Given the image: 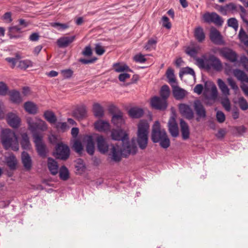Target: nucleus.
Wrapping results in <instances>:
<instances>
[{"label": "nucleus", "mask_w": 248, "mask_h": 248, "mask_svg": "<svg viewBox=\"0 0 248 248\" xmlns=\"http://www.w3.org/2000/svg\"><path fill=\"white\" fill-rule=\"evenodd\" d=\"M156 41L154 39H151L148 40L147 44L145 46V48L146 50H151L155 48Z\"/></svg>", "instance_id": "4d7b16f0"}, {"label": "nucleus", "mask_w": 248, "mask_h": 248, "mask_svg": "<svg viewBox=\"0 0 248 248\" xmlns=\"http://www.w3.org/2000/svg\"><path fill=\"white\" fill-rule=\"evenodd\" d=\"M21 159L24 168L27 170H30L32 165V161L30 155L27 152H23L22 153Z\"/></svg>", "instance_id": "a878e982"}, {"label": "nucleus", "mask_w": 248, "mask_h": 248, "mask_svg": "<svg viewBox=\"0 0 248 248\" xmlns=\"http://www.w3.org/2000/svg\"><path fill=\"white\" fill-rule=\"evenodd\" d=\"M221 103L226 111H230L231 103L228 96H225L224 97L222 98L221 100Z\"/></svg>", "instance_id": "8fccbe9b"}, {"label": "nucleus", "mask_w": 248, "mask_h": 248, "mask_svg": "<svg viewBox=\"0 0 248 248\" xmlns=\"http://www.w3.org/2000/svg\"><path fill=\"white\" fill-rule=\"evenodd\" d=\"M21 144L22 147L24 149H29L31 147V144L28 134L26 133L22 134L21 135Z\"/></svg>", "instance_id": "e433bc0d"}, {"label": "nucleus", "mask_w": 248, "mask_h": 248, "mask_svg": "<svg viewBox=\"0 0 248 248\" xmlns=\"http://www.w3.org/2000/svg\"><path fill=\"white\" fill-rule=\"evenodd\" d=\"M21 58L20 55L18 53H16L15 57L12 58H7L6 59V60L8 62H18V61L20 60ZM19 62H25L24 61H20Z\"/></svg>", "instance_id": "0e129e2a"}, {"label": "nucleus", "mask_w": 248, "mask_h": 248, "mask_svg": "<svg viewBox=\"0 0 248 248\" xmlns=\"http://www.w3.org/2000/svg\"><path fill=\"white\" fill-rule=\"evenodd\" d=\"M93 111L96 117H102L104 115V109L98 103H95L93 105Z\"/></svg>", "instance_id": "c9c22d12"}, {"label": "nucleus", "mask_w": 248, "mask_h": 248, "mask_svg": "<svg viewBox=\"0 0 248 248\" xmlns=\"http://www.w3.org/2000/svg\"><path fill=\"white\" fill-rule=\"evenodd\" d=\"M233 75L241 82L248 83V77L243 71L236 69Z\"/></svg>", "instance_id": "7c9ffc66"}, {"label": "nucleus", "mask_w": 248, "mask_h": 248, "mask_svg": "<svg viewBox=\"0 0 248 248\" xmlns=\"http://www.w3.org/2000/svg\"><path fill=\"white\" fill-rule=\"evenodd\" d=\"M137 152V147L133 143L127 142L125 144H121L119 142L115 145H111L108 155L113 161L119 162L122 156L127 157L130 154H135Z\"/></svg>", "instance_id": "f257e3e1"}, {"label": "nucleus", "mask_w": 248, "mask_h": 248, "mask_svg": "<svg viewBox=\"0 0 248 248\" xmlns=\"http://www.w3.org/2000/svg\"><path fill=\"white\" fill-rule=\"evenodd\" d=\"M43 137L34 138L33 141L38 155L42 157H45L46 155L47 150L46 146L43 141Z\"/></svg>", "instance_id": "f8f14e48"}, {"label": "nucleus", "mask_w": 248, "mask_h": 248, "mask_svg": "<svg viewBox=\"0 0 248 248\" xmlns=\"http://www.w3.org/2000/svg\"><path fill=\"white\" fill-rule=\"evenodd\" d=\"M169 132L173 137H177L179 135L177 124L174 117H171L168 123Z\"/></svg>", "instance_id": "6ab92c4d"}, {"label": "nucleus", "mask_w": 248, "mask_h": 248, "mask_svg": "<svg viewBox=\"0 0 248 248\" xmlns=\"http://www.w3.org/2000/svg\"><path fill=\"white\" fill-rule=\"evenodd\" d=\"M48 168L51 174L55 175L58 172V165L53 159L49 157L47 160Z\"/></svg>", "instance_id": "bb28decb"}, {"label": "nucleus", "mask_w": 248, "mask_h": 248, "mask_svg": "<svg viewBox=\"0 0 248 248\" xmlns=\"http://www.w3.org/2000/svg\"><path fill=\"white\" fill-rule=\"evenodd\" d=\"M134 60L136 62H145L147 61L145 55L141 54H139L135 55L133 58Z\"/></svg>", "instance_id": "052dcab7"}, {"label": "nucleus", "mask_w": 248, "mask_h": 248, "mask_svg": "<svg viewBox=\"0 0 248 248\" xmlns=\"http://www.w3.org/2000/svg\"><path fill=\"white\" fill-rule=\"evenodd\" d=\"M7 120L8 124L14 128L17 127L20 122L19 117L12 113L8 114Z\"/></svg>", "instance_id": "5701e85b"}, {"label": "nucleus", "mask_w": 248, "mask_h": 248, "mask_svg": "<svg viewBox=\"0 0 248 248\" xmlns=\"http://www.w3.org/2000/svg\"><path fill=\"white\" fill-rule=\"evenodd\" d=\"M194 36L199 42H202L205 39V34L201 27H198L195 29Z\"/></svg>", "instance_id": "473e14b6"}, {"label": "nucleus", "mask_w": 248, "mask_h": 248, "mask_svg": "<svg viewBox=\"0 0 248 248\" xmlns=\"http://www.w3.org/2000/svg\"><path fill=\"white\" fill-rule=\"evenodd\" d=\"M61 73L64 78H69L73 74V71L70 69L62 70Z\"/></svg>", "instance_id": "6e6d98bb"}, {"label": "nucleus", "mask_w": 248, "mask_h": 248, "mask_svg": "<svg viewBox=\"0 0 248 248\" xmlns=\"http://www.w3.org/2000/svg\"><path fill=\"white\" fill-rule=\"evenodd\" d=\"M10 66L12 68L17 67L20 69L25 70L27 68L32 66V63H11Z\"/></svg>", "instance_id": "de8ad7c7"}, {"label": "nucleus", "mask_w": 248, "mask_h": 248, "mask_svg": "<svg viewBox=\"0 0 248 248\" xmlns=\"http://www.w3.org/2000/svg\"><path fill=\"white\" fill-rule=\"evenodd\" d=\"M112 122L117 126H121L124 123L123 113L119 111L114 114L112 118Z\"/></svg>", "instance_id": "cd10ccee"}, {"label": "nucleus", "mask_w": 248, "mask_h": 248, "mask_svg": "<svg viewBox=\"0 0 248 248\" xmlns=\"http://www.w3.org/2000/svg\"><path fill=\"white\" fill-rule=\"evenodd\" d=\"M196 62H220V60L215 56L209 53H206L202 55L200 58L196 59Z\"/></svg>", "instance_id": "412c9836"}, {"label": "nucleus", "mask_w": 248, "mask_h": 248, "mask_svg": "<svg viewBox=\"0 0 248 248\" xmlns=\"http://www.w3.org/2000/svg\"><path fill=\"white\" fill-rule=\"evenodd\" d=\"M227 81L231 88L234 90L235 92H236L238 90V87L233 79L232 78H229L227 79Z\"/></svg>", "instance_id": "13d9d810"}, {"label": "nucleus", "mask_w": 248, "mask_h": 248, "mask_svg": "<svg viewBox=\"0 0 248 248\" xmlns=\"http://www.w3.org/2000/svg\"><path fill=\"white\" fill-rule=\"evenodd\" d=\"M200 48V46L198 45L191 43L189 46L186 47L185 52L191 57L195 58Z\"/></svg>", "instance_id": "f3484780"}, {"label": "nucleus", "mask_w": 248, "mask_h": 248, "mask_svg": "<svg viewBox=\"0 0 248 248\" xmlns=\"http://www.w3.org/2000/svg\"><path fill=\"white\" fill-rule=\"evenodd\" d=\"M73 116L78 119H81L86 115V110L83 107H80L76 108L73 113Z\"/></svg>", "instance_id": "2f4dec72"}, {"label": "nucleus", "mask_w": 248, "mask_h": 248, "mask_svg": "<svg viewBox=\"0 0 248 248\" xmlns=\"http://www.w3.org/2000/svg\"><path fill=\"white\" fill-rule=\"evenodd\" d=\"M216 116L217 119L219 123H222L224 122L225 119V116L222 111H218L217 112Z\"/></svg>", "instance_id": "69168bd1"}, {"label": "nucleus", "mask_w": 248, "mask_h": 248, "mask_svg": "<svg viewBox=\"0 0 248 248\" xmlns=\"http://www.w3.org/2000/svg\"><path fill=\"white\" fill-rule=\"evenodd\" d=\"M115 71L118 73L130 71V69L125 64H121V63H115L113 66Z\"/></svg>", "instance_id": "f704fd0d"}, {"label": "nucleus", "mask_w": 248, "mask_h": 248, "mask_svg": "<svg viewBox=\"0 0 248 248\" xmlns=\"http://www.w3.org/2000/svg\"><path fill=\"white\" fill-rule=\"evenodd\" d=\"M239 38L241 42L248 47V35L246 34L244 30L241 28L239 32Z\"/></svg>", "instance_id": "c03bdc74"}, {"label": "nucleus", "mask_w": 248, "mask_h": 248, "mask_svg": "<svg viewBox=\"0 0 248 248\" xmlns=\"http://www.w3.org/2000/svg\"><path fill=\"white\" fill-rule=\"evenodd\" d=\"M52 27L57 29L59 31H63L68 28V25L66 24H62L58 22H53L51 23Z\"/></svg>", "instance_id": "5fc2aeb1"}, {"label": "nucleus", "mask_w": 248, "mask_h": 248, "mask_svg": "<svg viewBox=\"0 0 248 248\" xmlns=\"http://www.w3.org/2000/svg\"><path fill=\"white\" fill-rule=\"evenodd\" d=\"M228 26L232 28L235 31H236L238 28V21L235 18H229L227 21Z\"/></svg>", "instance_id": "603ef678"}, {"label": "nucleus", "mask_w": 248, "mask_h": 248, "mask_svg": "<svg viewBox=\"0 0 248 248\" xmlns=\"http://www.w3.org/2000/svg\"><path fill=\"white\" fill-rule=\"evenodd\" d=\"M238 103L242 110H246L248 109V103L243 97L238 98Z\"/></svg>", "instance_id": "09e8293b"}, {"label": "nucleus", "mask_w": 248, "mask_h": 248, "mask_svg": "<svg viewBox=\"0 0 248 248\" xmlns=\"http://www.w3.org/2000/svg\"><path fill=\"white\" fill-rule=\"evenodd\" d=\"M6 161L7 166L12 170L16 168V157L13 155H10L6 158Z\"/></svg>", "instance_id": "37998d69"}, {"label": "nucleus", "mask_w": 248, "mask_h": 248, "mask_svg": "<svg viewBox=\"0 0 248 248\" xmlns=\"http://www.w3.org/2000/svg\"><path fill=\"white\" fill-rule=\"evenodd\" d=\"M111 138L115 140H121L119 144H125L130 142L128 140V134L122 129H112L111 131Z\"/></svg>", "instance_id": "1a4fd4ad"}, {"label": "nucleus", "mask_w": 248, "mask_h": 248, "mask_svg": "<svg viewBox=\"0 0 248 248\" xmlns=\"http://www.w3.org/2000/svg\"><path fill=\"white\" fill-rule=\"evenodd\" d=\"M8 88L6 84L3 82H0V95H5L7 94Z\"/></svg>", "instance_id": "e2e57ef3"}, {"label": "nucleus", "mask_w": 248, "mask_h": 248, "mask_svg": "<svg viewBox=\"0 0 248 248\" xmlns=\"http://www.w3.org/2000/svg\"><path fill=\"white\" fill-rule=\"evenodd\" d=\"M183 74L190 75L193 77L194 78H195V74L194 71L193 69L188 67H185L182 70L181 72L179 74V76L181 78H182Z\"/></svg>", "instance_id": "3c124183"}, {"label": "nucleus", "mask_w": 248, "mask_h": 248, "mask_svg": "<svg viewBox=\"0 0 248 248\" xmlns=\"http://www.w3.org/2000/svg\"><path fill=\"white\" fill-rule=\"evenodd\" d=\"M209 37L211 41L215 44L218 45H225V41L219 31L215 28L210 30Z\"/></svg>", "instance_id": "9d476101"}, {"label": "nucleus", "mask_w": 248, "mask_h": 248, "mask_svg": "<svg viewBox=\"0 0 248 248\" xmlns=\"http://www.w3.org/2000/svg\"><path fill=\"white\" fill-rule=\"evenodd\" d=\"M59 176L61 179L63 181L68 180L69 178V172L67 168L64 166L60 169Z\"/></svg>", "instance_id": "58836bf2"}, {"label": "nucleus", "mask_w": 248, "mask_h": 248, "mask_svg": "<svg viewBox=\"0 0 248 248\" xmlns=\"http://www.w3.org/2000/svg\"><path fill=\"white\" fill-rule=\"evenodd\" d=\"M180 113L188 120H191L194 117V112L191 108L188 105L181 104L179 106Z\"/></svg>", "instance_id": "4468645a"}, {"label": "nucleus", "mask_w": 248, "mask_h": 248, "mask_svg": "<svg viewBox=\"0 0 248 248\" xmlns=\"http://www.w3.org/2000/svg\"><path fill=\"white\" fill-rule=\"evenodd\" d=\"M96 141L98 150L100 153L105 154L108 151V145L103 136L98 135L96 138Z\"/></svg>", "instance_id": "2eb2a0df"}, {"label": "nucleus", "mask_w": 248, "mask_h": 248, "mask_svg": "<svg viewBox=\"0 0 248 248\" xmlns=\"http://www.w3.org/2000/svg\"><path fill=\"white\" fill-rule=\"evenodd\" d=\"M10 99L14 103H18L21 102L22 99L19 92L13 90L10 92Z\"/></svg>", "instance_id": "79ce46f5"}, {"label": "nucleus", "mask_w": 248, "mask_h": 248, "mask_svg": "<svg viewBox=\"0 0 248 248\" xmlns=\"http://www.w3.org/2000/svg\"><path fill=\"white\" fill-rule=\"evenodd\" d=\"M94 50L96 54L98 55H103L105 51L104 48L99 44L95 45Z\"/></svg>", "instance_id": "680f3d73"}, {"label": "nucleus", "mask_w": 248, "mask_h": 248, "mask_svg": "<svg viewBox=\"0 0 248 248\" xmlns=\"http://www.w3.org/2000/svg\"><path fill=\"white\" fill-rule=\"evenodd\" d=\"M170 91L169 87L168 85H163L160 90V95L162 97V99L166 100L167 98L170 95Z\"/></svg>", "instance_id": "49530a36"}, {"label": "nucleus", "mask_w": 248, "mask_h": 248, "mask_svg": "<svg viewBox=\"0 0 248 248\" xmlns=\"http://www.w3.org/2000/svg\"><path fill=\"white\" fill-rule=\"evenodd\" d=\"M202 19L206 23H213L217 26H222L224 22L223 19L215 12L205 13L202 15Z\"/></svg>", "instance_id": "6e6552de"}, {"label": "nucleus", "mask_w": 248, "mask_h": 248, "mask_svg": "<svg viewBox=\"0 0 248 248\" xmlns=\"http://www.w3.org/2000/svg\"><path fill=\"white\" fill-rule=\"evenodd\" d=\"M27 123L33 139L43 137L44 135L42 133L47 129L46 123L38 117H28Z\"/></svg>", "instance_id": "f03ea898"}, {"label": "nucleus", "mask_w": 248, "mask_h": 248, "mask_svg": "<svg viewBox=\"0 0 248 248\" xmlns=\"http://www.w3.org/2000/svg\"><path fill=\"white\" fill-rule=\"evenodd\" d=\"M194 108L197 115L196 118L197 122H200L201 119H204L206 117L205 109L200 101L197 100L194 102Z\"/></svg>", "instance_id": "9b49d317"}, {"label": "nucleus", "mask_w": 248, "mask_h": 248, "mask_svg": "<svg viewBox=\"0 0 248 248\" xmlns=\"http://www.w3.org/2000/svg\"><path fill=\"white\" fill-rule=\"evenodd\" d=\"M92 54V50L90 46H86L82 51V54L86 57L90 56Z\"/></svg>", "instance_id": "338daca9"}, {"label": "nucleus", "mask_w": 248, "mask_h": 248, "mask_svg": "<svg viewBox=\"0 0 248 248\" xmlns=\"http://www.w3.org/2000/svg\"><path fill=\"white\" fill-rule=\"evenodd\" d=\"M25 110L30 114H35L37 113L38 108L37 106L31 102H27L24 104Z\"/></svg>", "instance_id": "c85d7f7f"}, {"label": "nucleus", "mask_w": 248, "mask_h": 248, "mask_svg": "<svg viewBox=\"0 0 248 248\" xmlns=\"http://www.w3.org/2000/svg\"><path fill=\"white\" fill-rule=\"evenodd\" d=\"M151 105L152 108L158 110H164L167 108L166 100L162 99L158 96H155L151 100Z\"/></svg>", "instance_id": "ddd939ff"}, {"label": "nucleus", "mask_w": 248, "mask_h": 248, "mask_svg": "<svg viewBox=\"0 0 248 248\" xmlns=\"http://www.w3.org/2000/svg\"><path fill=\"white\" fill-rule=\"evenodd\" d=\"M75 39V36H65L61 37L57 40V44L59 47H66L73 42Z\"/></svg>", "instance_id": "dca6fc26"}, {"label": "nucleus", "mask_w": 248, "mask_h": 248, "mask_svg": "<svg viewBox=\"0 0 248 248\" xmlns=\"http://www.w3.org/2000/svg\"><path fill=\"white\" fill-rule=\"evenodd\" d=\"M180 125L183 139L185 140L188 139L189 137L190 132L187 124L183 119H181Z\"/></svg>", "instance_id": "b1692460"}, {"label": "nucleus", "mask_w": 248, "mask_h": 248, "mask_svg": "<svg viewBox=\"0 0 248 248\" xmlns=\"http://www.w3.org/2000/svg\"><path fill=\"white\" fill-rule=\"evenodd\" d=\"M173 96L177 100H180L184 98L186 95L187 92L186 90L180 88L177 83L171 86Z\"/></svg>", "instance_id": "a211bd4d"}, {"label": "nucleus", "mask_w": 248, "mask_h": 248, "mask_svg": "<svg viewBox=\"0 0 248 248\" xmlns=\"http://www.w3.org/2000/svg\"><path fill=\"white\" fill-rule=\"evenodd\" d=\"M217 84L222 94L225 96L230 95V90L225 83L221 79H218Z\"/></svg>", "instance_id": "72a5a7b5"}, {"label": "nucleus", "mask_w": 248, "mask_h": 248, "mask_svg": "<svg viewBox=\"0 0 248 248\" xmlns=\"http://www.w3.org/2000/svg\"><path fill=\"white\" fill-rule=\"evenodd\" d=\"M73 148L77 153H81L83 150L81 142L78 140H75L73 144Z\"/></svg>", "instance_id": "864d4df0"}, {"label": "nucleus", "mask_w": 248, "mask_h": 248, "mask_svg": "<svg viewBox=\"0 0 248 248\" xmlns=\"http://www.w3.org/2000/svg\"><path fill=\"white\" fill-rule=\"evenodd\" d=\"M152 140L155 143L159 142L160 145L163 148H167L170 145V140L164 129L160 128L158 121L154 123L152 131Z\"/></svg>", "instance_id": "20e7f679"}, {"label": "nucleus", "mask_w": 248, "mask_h": 248, "mask_svg": "<svg viewBox=\"0 0 248 248\" xmlns=\"http://www.w3.org/2000/svg\"><path fill=\"white\" fill-rule=\"evenodd\" d=\"M129 115L133 118H138L143 114V110L142 108L134 107L130 108L128 111Z\"/></svg>", "instance_id": "c756f323"}, {"label": "nucleus", "mask_w": 248, "mask_h": 248, "mask_svg": "<svg viewBox=\"0 0 248 248\" xmlns=\"http://www.w3.org/2000/svg\"><path fill=\"white\" fill-rule=\"evenodd\" d=\"M44 116L45 119L51 124H54L56 122V118L53 112L47 110L44 112Z\"/></svg>", "instance_id": "ea45409f"}, {"label": "nucleus", "mask_w": 248, "mask_h": 248, "mask_svg": "<svg viewBox=\"0 0 248 248\" xmlns=\"http://www.w3.org/2000/svg\"><path fill=\"white\" fill-rule=\"evenodd\" d=\"M203 86L201 84H199L196 85L194 88V92L200 95L202 93L203 91Z\"/></svg>", "instance_id": "774afa93"}, {"label": "nucleus", "mask_w": 248, "mask_h": 248, "mask_svg": "<svg viewBox=\"0 0 248 248\" xmlns=\"http://www.w3.org/2000/svg\"><path fill=\"white\" fill-rule=\"evenodd\" d=\"M217 88L214 84L211 85L210 93L206 97L207 99L215 101L217 96Z\"/></svg>", "instance_id": "a19ab883"}, {"label": "nucleus", "mask_w": 248, "mask_h": 248, "mask_svg": "<svg viewBox=\"0 0 248 248\" xmlns=\"http://www.w3.org/2000/svg\"><path fill=\"white\" fill-rule=\"evenodd\" d=\"M86 143V151L90 155H93L94 152V144L93 137L91 136H86L85 137Z\"/></svg>", "instance_id": "393cba45"}, {"label": "nucleus", "mask_w": 248, "mask_h": 248, "mask_svg": "<svg viewBox=\"0 0 248 248\" xmlns=\"http://www.w3.org/2000/svg\"><path fill=\"white\" fill-rule=\"evenodd\" d=\"M94 125L95 129L99 132H107L110 129L109 123L102 120L97 121Z\"/></svg>", "instance_id": "aec40b11"}, {"label": "nucleus", "mask_w": 248, "mask_h": 248, "mask_svg": "<svg viewBox=\"0 0 248 248\" xmlns=\"http://www.w3.org/2000/svg\"><path fill=\"white\" fill-rule=\"evenodd\" d=\"M70 153L69 147L61 142L57 144L54 155L57 158L65 160L69 157Z\"/></svg>", "instance_id": "0eeeda50"}, {"label": "nucleus", "mask_w": 248, "mask_h": 248, "mask_svg": "<svg viewBox=\"0 0 248 248\" xmlns=\"http://www.w3.org/2000/svg\"><path fill=\"white\" fill-rule=\"evenodd\" d=\"M1 141L6 150L11 149L14 151H17L19 149L17 137L16 133L10 129H5L2 130Z\"/></svg>", "instance_id": "7ed1b4c3"}, {"label": "nucleus", "mask_w": 248, "mask_h": 248, "mask_svg": "<svg viewBox=\"0 0 248 248\" xmlns=\"http://www.w3.org/2000/svg\"><path fill=\"white\" fill-rule=\"evenodd\" d=\"M166 76L168 78V82L171 86L177 83L176 81V78L174 76L173 70L171 68H169L167 70L166 72Z\"/></svg>", "instance_id": "4c0bfd02"}, {"label": "nucleus", "mask_w": 248, "mask_h": 248, "mask_svg": "<svg viewBox=\"0 0 248 248\" xmlns=\"http://www.w3.org/2000/svg\"><path fill=\"white\" fill-rule=\"evenodd\" d=\"M212 50L214 52L218 51L220 56L230 62H238L237 54L235 51L229 47L216 48Z\"/></svg>", "instance_id": "423d86ee"}, {"label": "nucleus", "mask_w": 248, "mask_h": 248, "mask_svg": "<svg viewBox=\"0 0 248 248\" xmlns=\"http://www.w3.org/2000/svg\"><path fill=\"white\" fill-rule=\"evenodd\" d=\"M149 124L147 120H141L138 124L137 142L140 148L144 149L147 145Z\"/></svg>", "instance_id": "39448f33"}, {"label": "nucleus", "mask_w": 248, "mask_h": 248, "mask_svg": "<svg viewBox=\"0 0 248 248\" xmlns=\"http://www.w3.org/2000/svg\"><path fill=\"white\" fill-rule=\"evenodd\" d=\"M225 74L228 76L232 74L233 75L234 71L235 70L234 67H236L235 64H232L233 63H225Z\"/></svg>", "instance_id": "a18cd8bd"}, {"label": "nucleus", "mask_w": 248, "mask_h": 248, "mask_svg": "<svg viewBox=\"0 0 248 248\" xmlns=\"http://www.w3.org/2000/svg\"><path fill=\"white\" fill-rule=\"evenodd\" d=\"M162 26L168 29L171 28V25L169 21V18L166 16H163L162 18Z\"/></svg>", "instance_id": "bf43d9fd"}, {"label": "nucleus", "mask_w": 248, "mask_h": 248, "mask_svg": "<svg viewBox=\"0 0 248 248\" xmlns=\"http://www.w3.org/2000/svg\"><path fill=\"white\" fill-rule=\"evenodd\" d=\"M198 66L204 67L207 70L213 69L216 71H220L223 67L222 63H198Z\"/></svg>", "instance_id": "4be33fe9"}]
</instances>
